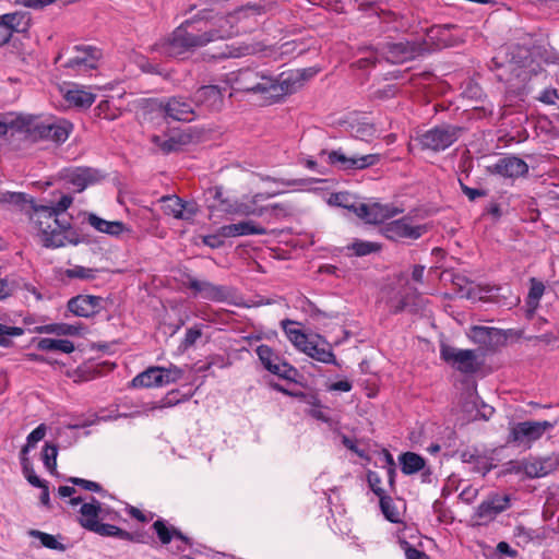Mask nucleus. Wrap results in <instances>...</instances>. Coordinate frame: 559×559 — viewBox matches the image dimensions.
<instances>
[{"label": "nucleus", "instance_id": "obj_14", "mask_svg": "<svg viewBox=\"0 0 559 559\" xmlns=\"http://www.w3.org/2000/svg\"><path fill=\"white\" fill-rule=\"evenodd\" d=\"M187 287L193 290L194 295L211 301H224L229 297L225 286H218L207 281H200L189 276Z\"/></svg>", "mask_w": 559, "mask_h": 559}, {"label": "nucleus", "instance_id": "obj_19", "mask_svg": "<svg viewBox=\"0 0 559 559\" xmlns=\"http://www.w3.org/2000/svg\"><path fill=\"white\" fill-rule=\"evenodd\" d=\"M193 103L211 110H218L223 105L222 91L217 85H203L195 91Z\"/></svg>", "mask_w": 559, "mask_h": 559}, {"label": "nucleus", "instance_id": "obj_32", "mask_svg": "<svg viewBox=\"0 0 559 559\" xmlns=\"http://www.w3.org/2000/svg\"><path fill=\"white\" fill-rule=\"evenodd\" d=\"M39 333L62 335H78L80 333V326L68 324V323H52L39 326Z\"/></svg>", "mask_w": 559, "mask_h": 559}, {"label": "nucleus", "instance_id": "obj_52", "mask_svg": "<svg viewBox=\"0 0 559 559\" xmlns=\"http://www.w3.org/2000/svg\"><path fill=\"white\" fill-rule=\"evenodd\" d=\"M514 536L518 539V544L526 545L534 538V532L523 525H519L514 530Z\"/></svg>", "mask_w": 559, "mask_h": 559}, {"label": "nucleus", "instance_id": "obj_3", "mask_svg": "<svg viewBox=\"0 0 559 559\" xmlns=\"http://www.w3.org/2000/svg\"><path fill=\"white\" fill-rule=\"evenodd\" d=\"M236 91L264 95L266 98H277L289 93L287 80L278 81L265 71L257 68H245L233 73L230 78Z\"/></svg>", "mask_w": 559, "mask_h": 559}, {"label": "nucleus", "instance_id": "obj_53", "mask_svg": "<svg viewBox=\"0 0 559 559\" xmlns=\"http://www.w3.org/2000/svg\"><path fill=\"white\" fill-rule=\"evenodd\" d=\"M181 212L182 216H180L179 219L190 221L197 215L198 206L194 202H187L182 200Z\"/></svg>", "mask_w": 559, "mask_h": 559}, {"label": "nucleus", "instance_id": "obj_51", "mask_svg": "<svg viewBox=\"0 0 559 559\" xmlns=\"http://www.w3.org/2000/svg\"><path fill=\"white\" fill-rule=\"evenodd\" d=\"M353 130L355 131V135L361 140L371 138L376 133L373 124L370 123H358L357 126H353Z\"/></svg>", "mask_w": 559, "mask_h": 559}, {"label": "nucleus", "instance_id": "obj_62", "mask_svg": "<svg viewBox=\"0 0 559 559\" xmlns=\"http://www.w3.org/2000/svg\"><path fill=\"white\" fill-rule=\"evenodd\" d=\"M7 335H23L24 330L19 326H8L5 324L0 323V336Z\"/></svg>", "mask_w": 559, "mask_h": 559}, {"label": "nucleus", "instance_id": "obj_61", "mask_svg": "<svg viewBox=\"0 0 559 559\" xmlns=\"http://www.w3.org/2000/svg\"><path fill=\"white\" fill-rule=\"evenodd\" d=\"M201 337V331L198 330V329H189L186 333V337H185V345L186 346H191L193 345L198 338Z\"/></svg>", "mask_w": 559, "mask_h": 559}, {"label": "nucleus", "instance_id": "obj_21", "mask_svg": "<svg viewBox=\"0 0 559 559\" xmlns=\"http://www.w3.org/2000/svg\"><path fill=\"white\" fill-rule=\"evenodd\" d=\"M493 171L503 177H520L528 171L527 164L516 156H506L493 165Z\"/></svg>", "mask_w": 559, "mask_h": 559}, {"label": "nucleus", "instance_id": "obj_2", "mask_svg": "<svg viewBox=\"0 0 559 559\" xmlns=\"http://www.w3.org/2000/svg\"><path fill=\"white\" fill-rule=\"evenodd\" d=\"M34 215L31 219L37 226L38 237L46 248H61L67 243L78 245L75 233L71 231V224L67 219H60L49 206L33 205Z\"/></svg>", "mask_w": 559, "mask_h": 559}, {"label": "nucleus", "instance_id": "obj_58", "mask_svg": "<svg viewBox=\"0 0 559 559\" xmlns=\"http://www.w3.org/2000/svg\"><path fill=\"white\" fill-rule=\"evenodd\" d=\"M180 146V143L179 141L175 140L174 138H170V139H167V140H164L160 144H159V148L164 152V153H170V152H174V151H177Z\"/></svg>", "mask_w": 559, "mask_h": 559}, {"label": "nucleus", "instance_id": "obj_42", "mask_svg": "<svg viewBox=\"0 0 559 559\" xmlns=\"http://www.w3.org/2000/svg\"><path fill=\"white\" fill-rule=\"evenodd\" d=\"M380 508L384 516L392 523L399 522V513L393 506V500L390 496L384 495L379 498Z\"/></svg>", "mask_w": 559, "mask_h": 559}, {"label": "nucleus", "instance_id": "obj_31", "mask_svg": "<svg viewBox=\"0 0 559 559\" xmlns=\"http://www.w3.org/2000/svg\"><path fill=\"white\" fill-rule=\"evenodd\" d=\"M37 348L45 352L59 350L70 354L74 350V344L69 340L41 338L37 343Z\"/></svg>", "mask_w": 559, "mask_h": 559}, {"label": "nucleus", "instance_id": "obj_15", "mask_svg": "<svg viewBox=\"0 0 559 559\" xmlns=\"http://www.w3.org/2000/svg\"><path fill=\"white\" fill-rule=\"evenodd\" d=\"M509 508L510 497L508 495L495 493L477 507L476 515L480 520L491 521Z\"/></svg>", "mask_w": 559, "mask_h": 559}, {"label": "nucleus", "instance_id": "obj_48", "mask_svg": "<svg viewBox=\"0 0 559 559\" xmlns=\"http://www.w3.org/2000/svg\"><path fill=\"white\" fill-rule=\"evenodd\" d=\"M367 480L374 495L379 498L385 495L384 489L381 487V477L376 472L369 471L367 474Z\"/></svg>", "mask_w": 559, "mask_h": 559}, {"label": "nucleus", "instance_id": "obj_1", "mask_svg": "<svg viewBox=\"0 0 559 559\" xmlns=\"http://www.w3.org/2000/svg\"><path fill=\"white\" fill-rule=\"evenodd\" d=\"M189 24L190 22L186 21L170 36L154 44L151 50L165 57H179L211 41L229 38L234 34L233 26L227 17H221L216 28H211L202 34L189 33L186 28Z\"/></svg>", "mask_w": 559, "mask_h": 559}, {"label": "nucleus", "instance_id": "obj_44", "mask_svg": "<svg viewBox=\"0 0 559 559\" xmlns=\"http://www.w3.org/2000/svg\"><path fill=\"white\" fill-rule=\"evenodd\" d=\"M354 253L358 257L367 255L380 250V245L377 242L356 240L350 246Z\"/></svg>", "mask_w": 559, "mask_h": 559}, {"label": "nucleus", "instance_id": "obj_11", "mask_svg": "<svg viewBox=\"0 0 559 559\" xmlns=\"http://www.w3.org/2000/svg\"><path fill=\"white\" fill-rule=\"evenodd\" d=\"M329 162L332 165H337L340 169H365L379 162L378 154H368L362 156H346L341 150L331 151L328 153Z\"/></svg>", "mask_w": 559, "mask_h": 559}, {"label": "nucleus", "instance_id": "obj_9", "mask_svg": "<svg viewBox=\"0 0 559 559\" xmlns=\"http://www.w3.org/2000/svg\"><path fill=\"white\" fill-rule=\"evenodd\" d=\"M255 352L263 367L271 373L284 379H292L296 373V369L283 361L270 346L262 344Z\"/></svg>", "mask_w": 559, "mask_h": 559}, {"label": "nucleus", "instance_id": "obj_35", "mask_svg": "<svg viewBox=\"0 0 559 559\" xmlns=\"http://www.w3.org/2000/svg\"><path fill=\"white\" fill-rule=\"evenodd\" d=\"M66 99L76 107H90L95 100V95L90 92L74 90L67 93Z\"/></svg>", "mask_w": 559, "mask_h": 559}, {"label": "nucleus", "instance_id": "obj_29", "mask_svg": "<svg viewBox=\"0 0 559 559\" xmlns=\"http://www.w3.org/2000/svg\"><path fill=\"white\" fill-rule=\"evenodd\" d=\"M402 472L405 475H412L425 467V460L414 452H405L399 457Z\"/></svg>", "mask_w": 559, "mask_h": 559}, {"label": "nucleus", "instance_id": "obj_8", "mask_svg": "<svg viewBox=\"0 0 559 559\" xmlns=\"http://www.w3.org/2000/svg\"><path fill=\"white\" fill-rule=\"evenodd\" d=\"M441 358L463 373L476 370V354L472 349H457L450 345H441Z\"/></svg>", "mask_w": 559, "mask_h": 559}, {"label": "nucleus", "instance_id": "obj_22", "mask_svg": "<svg viewBox=\"0 0 559 559\" xmlns=\"http://www.w3.org/2000/svg\"><path fill=\"white\" fill-rule=\"evenodd\" d=\"M265 234H267V230L264 227L255 224L253 221H243L221 227V235L227 238Z\"/></svg>", "mask_w": 559, "mask_h": 559}, {"label": "nucleus", "instance_id": "obj_12", "mask_svg": "<svg viewBox=\"0 0 559 559\" xmlns=\"http://www.w3.org/2000/svg\"><path fill=\"white\" fill-rule=\"evenodd\" d=\"M385 58L392 63H403L421 56L426 49L417 43H392L385 46Z\"/></svg>", "mask_w": 559, "mask_h": 559}, {"label": "nucleus", "instance_id": "obj_54", "mask_svg": "<svg viewBox=\"0 0 559 559\" xmlns=\"http://www.w3.org/2000/svg\"><path fill=\"white\" fill-rule=\"evenodd\" d=\"M224 238L225 237L221 235L219 228L217 234L204 236L203 243L213 249L221 248L224 245Z\"/></svg>", "mask_w": 559, "mask_h": 559}, {"label": "nucleus", "instance_id": "obj_49", "mask_svg": "<svg viewBox=\"0 0 559 559\" xmlns=\"http://www.w3.org/2000/svg\"><path fill=\"white\" fill-rule=\"evenodd\" d=\"M267 209L265 212L270 211L271 214L278 218V217H286L292 214V206L288 203H274L266 206Z\"/></svg>", "mask_w": 559, "mask_h": 559}, {"label": "nucleus", "instance_id": "obj_6", "mask_svg": "<svg viewBox=\"0 0 559 559\" xmlns=\"http://www.w3.org/2000/svg\"><path fill=\"white\" fill-rule=\"evenodd\" d=\"M462 129L452 124L437 126L418 138L424 150L439 152L451 146L460 136Z\"/></svg>", "mask_w": 559, "mask_h": 559}, {"label": "nucleus", "instance_id": "obj_37", "mask_svg": "<svg viewBox=\"0 0 559 559\" xmlns=\"http://www.w3.org/2000/svg\"><path fill=\"white\" fill-rule=\"evenodd\" d=\"M47 427L45 424H40L35 428L28 436L26 444L21 450V455H27L28 451L36 445L37 442L43 440L46 436Z\"/></svg>", "mask_w": 559, "mask_h": 559}, {"label": "nucleus", "instance_id": "obj_64", "mask_svg": "<svg viewBox=\"0 0 559 559\" xmlns=\"http://www.w3.org/2000/svg\"><path fill=\"white\" fill-rule=\"evenodd\" d=\"M493 412H495L493 407L483 403L481 404V408H479L477 411V415L475 416V418L476 417H480V418L487 420V419H489L492 416Z\"/></svg>", "mask_w": 559, "mask_h": 559}, {"label": "nucleus", "instance_id": "obj_39", "mask_svg": "<svg viewBox=\"0 0 559 559\" xmlns=\"http://www.w3.org/2000/svg\"><path fill=\"white\" fill-rule=\"evenodd\" d=\"M152 527L163 545L169 544L174 538V526H167L165 521L157 520L153 523Z\"/></svg>", "mask_w": 559, "mask_h": 559}, {"label": "nucleus", "instance_id": "obj_43", "mask_svg": "<svg viewBox=\"0 0 559 559\" xmlns=\"http://www.w3.org/2000/svg\"><path fill=\"white\" fill-rule=\"evenodd\" d=\"M97 270L90 269L81 265H76L72 269L66 270V275L69 278H80V280H94L96 277Z\"/></svg>", "mask_w": 559, "mask_h": 559}, {"label": "nucleus", "instance_id": "obj_50", "mask_svg": "<svg viewBox=\"0 0 559 559\" xmlns=\"http://www.w3.org/2000/svg\"><path fill=\"white\" fill-rule=\"evenodd\" d=\"M68 481L73 485L80 486V487L84 488L85 490H90V491H94V492H100L103 490L102 486L96 481H92V480H87V479H83V478H79V477H70L68 479Z\"/></svg>", "mask_w": 559, "mask_h": 559}, {"label": "nucleus", "instance_id": "obj_56", "mask_svg": "<svg viewBox=\"0 0 559 559\" xmlns=\"http://www.w3.org/2000/svg\"><path fill=\"white\" fill-rule=\"evenodd\" d=\"M73 199L70 195H63L56 206H49L56 212V216L59 217L71 204Z\"/></svg>", "mask_w": 559, "mask_h": 559}, {"label": "nucleus", "instance_id": "obj_55", "mask_svg": "<svg viewBox=\"0 0 559 559\" xmlns=\"http://www.w3.org/2000/svg\"><path fill=\"white\" fill-rule=\"evenodd\" d=\"M460 185H461V189L463 191V193L471 200V201H474L476 200L477 198L479 197H485L486 195V191L485 190H480V189H475V188H469L467 187L466 185H464L462 181H460Z\"/></svg>", "mask_w": 559, "mask_h": 559}, {"label": "nucleus", "instance_id": "obj_30", "mask_svg": "<svg viewBox=\"0 0 559 559\" xmlns=\"http://www.w3.org/2000/svg\"><path fill=\"white\" fill-rule=\"evenodd\" d=\"M91 532L97 533L102 536H112L124 540H134L133 535L120 527L106 524V523H91Z\"/></svg>", "mask_w": 559, "mask_h": 559}, {"label": "nucleus", "instance_id": "obj_63", "mask_svg": "<svg viewBox=\"0 0 559 559\" xmlns=\"http://www.w3.org/2000/svg\"><path fill=\"white\" fill-rule=\"evenodd\" d=\"M406 559H429V557L415 547L408 546L405 550Z\"/></svg>", "mask_w": 559, "mask_h": 559}, {"label": "nucleus", "instance_id": "obj_13", "mask_svg": "<svg viewBox=\"0 0 559 559\" xmlns=\"http://www.w3.org/2000/svg\"><path fill=\"white\" fill-rule=\"evenodd\" d=\"M160 108L174 120L190 122L195 118L191 103L181 96L170 97L160 104Z\"/></svg>", "mask_w": 559, "mask_h": 559}, {"label": "nucleus", "instance_id": "obj_24", "mask_svg": "<svg viewBox=\"0 0 559 559\" xmlns=\"http://www.w3.org/2000/svg\"><path fill=\"white\" fill-rule=\"evenodd\" d=\"M88 223L91 226H93L98 231L105 233V234H108L111 236H118L126 229L124 224L122 222H119V221L109 222V221L98 217L95 214H90Z\"/></svg>", "mask_w": 559, "mask_h": 559}, {"label": "nucleus", "instance_id": "obj_40", "mask_svg": "<svg viewBox=\"0 0 559 559\" xmlns=\"http://www.w3.org/2000/svg\"><path fill=\"white\" fill-rule=\"evenodd\" d=\"M29 535L38 538L40 540L41 545L45 546L46 548L55 549V550H62V551L66 549V547L61 543H59L55 538V536H52L50 534H47V533H44V532H40L37 530H32L29 532Z\"/></svg>", "mask_w": 559, "mask_h": 559}, {"label": "nucleus", "instance_id": "obj_33", "mask_svg": "<svg viewBox=\"0 0 559 559\" xmlns=\"http://www.w3.org/2000/svg\"><path fill=\"white\" fill-rule=\"evenodd\" d=\"M292 323H293L292 321L285 320L282 322V325H283L285 333L288 336L289 341L298 349L304 352L312 340H309L308 336L298 329H288L287 324H292Z\"/></svg>", "mask_w": 559, "mask_h": 559}, {"label": "nucleus", "instance_id": "obj_4", "mask_svg": "<svg viewBox=\"0 0 559 559\" xmlns=\"http://www.w3.org/2000/svg\"><path fill=\"white\" fill-rule=\"evenodd\" d=\"M13 129L25 133L32 141L50 140L57 144L68 140L72 124L67 120L44 122L37 117L19 116L11 121Z\"/></svg>", "mask_w": 559, "mask_h": 559}, {"label": "nucleus", "instance_id": "obj_59", "mask_svg": "<svg viewBox=\"0 0 559 559\" xmlns=\"http://www.w3.org/2000/svg\"><path fill=\"white\" fill-rule=\"evenodd\" d=\"M57 0H22L23 5L33 8V9H41L49 4L55 3Z\"/></svg>", "mask_w": 559, "mask_h": 559}, {"label": "nucleus", "instance_id": "obj_25", "mask_svg": "<svg viewBox=\"0 0 559 559\" xmlns=\"http://www.w3.org/2000/svg\"><path fill=\"white\" fill-rule=\"evenodd\" d=\"M160 382L159 367H150L133 378L131 385L133 388H152L160 386Z\"/></svg>", "mask_w": 559, "mask_h": 559}, {"label": "nucleus", "instance_id": "obj_36", "mask_svg": "<svg viewBox=\"0 0 559 559\" xmlns=\"http://www.w3.org/2000/svg\"><path fill=\"white\" fill-rule=\"evenodd\" d=\"M58 448L56 444L46 443L41 452V459L46 468L53 474L57 468Z\"/></svg>", "mask_w": 559, "mask_h": 559}, {"label": "nucleus", "instance_id": "obj_60", "mask_svg": "<svg viewBox=\"0 0 559 559\" xmlns=\"http://www.w3.org/2000/svg\"><path fill=\"white\" fill-rule=\"evenodd\" d=\"M558 98V94L556 90H546L542 93L539 100L552 105L556 103V99Z\"/></svg>", "mask_w": 559, "mask_h": 559}, {"label": "nucleus", "instance_id": "obj_26", "mask_svg": "<svg viewBox=\"0 0 559 559\" xmlns=\"http://www.w3.org/2000/svg\"><path fill=\"white\" fill-rule=\"evenodd\" d=\"M271 197H272V194H270V193H266V194H255L252 198V202L250 204L249 203H237L236 202L234 209L230 210L231 214L240 215V216H249V215L262 216L267 207H255L254 204L259 200H265V199H269Z\"/></svg>", "mask_w": 559, "mask_h": 559}, {"label": "nucleus", "instance_id": "obj_27", "mask_svg": "<svg viewBox=\"0 0 559 559\" xmlns=\"http://www.w3.org/2000/svg\"><path fill=\"white\" fill-rule=\"evenodd\" d=\"M531 287L526 299V317L532 318L539 305V300L545 292V285L536 278H531Z\"/></svg>", "mask_w": 559, "mask_h": 559}, {"label": "nucleus", "instance_id": "obj_41", "mask_svg": "<svg viewBox=\"0 0 559 559\" xmlns=\"http://www.w3.org/2000/svg\"><path fill=\"white\" fill-rule=\"evenodd\" d=\"M0 202L1 203H8V204H14L20 207H23L24 204L31 203V205H35L33 200H28L27 195L22 192H4L0 194Z\"/></svg>", "mask_w": 559, "mask_h": 559}, {"label": "nucleus", "instance_id": "obj_57", "mask_svg": "<svg viewBox=\"0 0 559 559\" xmlns=\"http://www.w3.org/2000/svg\"><path fill=\"white\" fill-rule=\"evenodd\" d=\"M235 206V203H230L227 199L222 200L219 203H210L209 209L211 211L217 210L227 214H231V211Z\"/></svg>", "mask_w": 559, "mask_h": 559}, {"label": "nucleus", "instance_id": "obj_45", "mask_svg": "<svg viewBox=\"0 0 559 559\" xmlns=\"http://www.w3.org/2000/svg\"><path fill=\"white\" fill-rule=\"evenodd\" d=\"M496 331L495 328L487 326H473L472 338L479 344H488L491 340V334Z\"/></svg>", "mask_w": 559, "mask_h": 559}, {"label": "nucleus", "instance_id": "obj_20", "mask_svg": "<svg viewBox=\"0 0 559 559\" xmlns=\"http://www.w3.org/2000/svg\"><path fill=\"white\" fill-rule=\"evenodd\" d=\"M522 469L531 478L544 477L557 469L556 460L551 455L531 457L522 462Z\"/></svg>", "mask_w": 559, "mask_h": 559}, {"label": "nucleus", "instance_id": "obj_16", "mask_svg": "<svg viewBox=\"0 0 559 559\" xmlns=\"http://www.w3.org/2000/svg\"><path fill=\"white\" fill-rule=\"evenodd\" d=\"M426 230L425 226H412L407 219L402 218L393 221L383 228V234L386 238L399 240L402 238L417 239Z\"/></svg>", "mask_w": 559, "mask_h": 559}, {"label": "nucleus", "instance_id": "obj_10", "mask_svg": "<svg viewBox=\"0 0 559 559\" xmlns=\"http://www.w3.org/2000/svg\"><path fill=\"white\" fill-rule=\"evenodd\" d=\"M75 55L64 64V68L87 72L97 68V62L102 57L99 49L93 46H75Z\"/></svg>", "mask_w": 559, "mask_h": 559}, {"label": "nucleus", "instance_id": "obj_17", "mask_svg": "<svg viewBox=\"0 0 559 559\" xmlns=\"http://www.w3.org/2000/svg\"><path fill=\"white\" fill-rule=\"evenodd\" d=\"M102 298L92 295H79L68 301V309L73 314L90 318L100 309Z\"/></svg>", "mask_w": 559, "mask_h": 559}, {"label": "nucleus", "instance_id": "obj_28", "mask_svg": "<svg viewBox=\"0 0 559 559\" xmlns=\"http://www.w3.org/2000/svg\"><path fill=\"white\" fill-rule=\"evenodd\" d=\"M309 357L324 364L336 365L335 355L326 344V347H320L318 342L311 341L304 350Z\"/></svg>", "mask_w": 559, "mask_h": 559}, {"label": "nucleus", "instance_id": "obj_47", "mask_svg": "<svg viewBox=\"0 0 559 559\" xmlns=\"http://www.w3.org/2000/svg\"><path fill=\"white\" fill-rule=\"evenodd\" d=\"M159 376L162 378L160 386L176 382L182 376V371L178 368L159 367Z\"/></svg>", "mask_w": 559, "mask_h": 559}, {"label": "nucleus", "instance_id": "obj_38", "mask_svg": "<svg viewBox=\"0 0 559 559\" xmlns=\"http://www.w3.org/2000/svg\"><path fill=\"white\" fill-rule=\"evenodd\" d=\"M21 464L23 474L31 485L34 487H44L45 481L41 480L34 472L33 464L27 455H21Z\"/></svg>", "mask_w": 559, "mask_h": 559}, {"label": "nucleus", "instance_id": "obj_5", "mask_svg": "<svg viewBox=\"0 0 559 559\" xmlns=\"http://www.w3.org/2000/svg\"><path fill=\"white\" fill-rule=\"evenodd\" d=\"M558 420H525L513 424L510 427L507 442L512 444H524L531 447V444L539 440L546 431L555 428Z\"/></svg>", "mask_w": 559, "mask_h": 559}, {"label": "nucleus", "instance_id": "obj_7", "mask_svg": "<svg viewBox=\"0 0 559 559\" xmlns=\"http://www.w3.org/2000/svg\"><path fill=\"white\" fill-rule=\"evenodd\" d=\"M346 207L368 224H381L402 212L396 207L380 203H358L346 205Z\"/></svg>", "mask_w": 559, "mask_h": 559}, {"label": "nucleus", "instance_id": "obj_18", "mask_svg": "<svg viewBox=\"0 0 559 559\" xmlns=\"http://www.w3.org/2000/svg\"><path fill=\"white\" fill-rule=\"evenodd\" d=\"M99 170L90 167H78L68 173L67 181L72 185L78 192H82L85 188L94 185L103 179Z\"/></svg>", "mask_w": 559, "mask_h": 559}, {"label": "nucleus", "instance_id": "obj_23", "mask_svg": "<svg viewBox=\"0 0 559 559\" xmlns=\"http://www.w3.org/2000/svg\"><path fill=\"white\" fill-rule=\"evenodd\" d=\"M100 511V502L97 501L95 498H92L91 502H86L81 506V518L79 519V523L82 525V527L91 531V523H99L98 516Z\"/></svg>", "mask_w": 559, "mask_h": 559}, {"label": "nucleus", "instance_id": "obj_34", "mask_svg": "<svg viewBox=\"0 0 559 559\" xmlns=\"http://www.w3.org/2000/svg\"><path fill=\"white\" fill-rule=\"evenodd\" d=\"M163 203V210L166 215L173 216L177 219L182 216V199L177 195H164L159 199Z\"/></svg>", "mask_w": 559, "mask_h": 559}, {"label": "nucleus", "instance_id": "obj_46", "mask_svg": "<svg viewBox=\"0 0 559 559\" xmlns=\"http://www.w3.org/2000/svg\"><path fill=\"white\" fill-rule=\"evenodd\" d=\"M23 20L24 15L20 13H9L0 17V22L2 23V25L9 28L11 35L13 34L14 31H19V26L21 25Z\"/></svg>", "mask_w": 559, "mask_h": 559}]
</instances>
